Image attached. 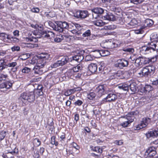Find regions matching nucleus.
<instances>
[{
    "mask_svg": "<svg viewBox=\"0 0 158 158\" xmlns=\"http://www.w3.org/2000/svg\"><path fill=\"white\" fill-rule=\"evenodd\" d=\"M37 29L39 30L38 34L40 36H37L36 37L40 38L42 37L49 39H53L54 38V33L51 31L44 30L42 25H38Z\"/></svg>",
    "mask_w": 158,
    "mask_h": 158,
    "instance_id": "f257e3e1",
    "label": "nucleus"
},
{
    "mask_svg": "<svg viewBox=\"0 0 158 158\" xmlns=\"http://www.w3.org/2000/svg\"><path fill=\"white\" fill-rule=\"evenodd\" d=\"M58 26L57 31L61 33H64V29L68 30L69 24L65 21H59L56 23Z\"/></svg>",
    "mask_w": 158,
    "mask_h": 158,
    "instance_id": "f03ea898",
    "label": "nucleus"
},
{
    "mask_svg": "<svg viewBox=\"0 0 158 158\" xmlns=\"http://www.w3.org/2000/svg\"><path fill=\"white\" fill-rule=\"evenodd\" d=\"M35 94L33 92H24L21 94L20 97L24 100H26L29 102L34 101L35 99Z\"/></svg>",
    "mask_w": 158,
    "mask_h": 158,
    "instance_id": "7ed1b4c3",
    "label": "nucleus"
},
{
    "mask_svg": "<svg viewBox=\"0 0 158 158\" xmlns=\"http://www.w3.org/2000/svg\"><path fill=\"white\" fill-rule=\"evenodd\" d=\"M156 69L155 66L153 65L147 66L144 67L143 72L147 77H150L154 73Z\"/></svg>",
    "mask_w": 158,
    "mask_h": 158,
    "instance_id": "20e7f679",
    "label": "nucleus"
},
{
    "mask_svg": "<svg viewBox=\"0 0 158 158\" xmlns=\"http://www.w3.org/2000/svg\"><path fill=\"white\" fill-rule=\"evenodd\" d=\"M139 113V111L137 110H136L129 112L125 116H122L121 117L125 118L127 120H128L130 122L132 123L135 119L134 116L137 115Z\"/></svg>",
    "mask_w": 158,
    "mask_h": 158,
    "instance_id": "39448f33",
    "label": "nucleus"
},
{
    "mask_svg": "<svg viewBox=\"0 0 158 158\" xmlns=\"http://www.w3.org/2000/svg\"><path fill=\"white\" fill-rule=\"evenodd\" d=\"M89 15L88 12L86 10H78L74 13V16L77 18L85 19Z\"/></svg>",
    "mask_w": 158,
    "mask_h": 158,
    "instance_id": "423d86ee",
    "label": "nucleus"
},
{
    "mask_svg": "<svg viewBox=\"0 0 158 158\" xmlns=\"http://www.w3.org/2000/svg\"><path fill=\"white\" fill-rule=\"evenodd\" d=\"M129 64L128 61L124 59H119L117 60L115 64V66L120 69H123V67H127Z\"/></svg>",
    "mask_w": 158,
    "mask_h": 158,
    "instance_id": "0eeeda50",
    "label": "nucleus"
},
{
    "mask_svg": "<svg viewBox=\"0 0 158 158\" xmlns=\"http://www.w3.org/2000/svg\"><path fill=\"white\" fill-rule=\"evenodd\" d=\"M82 36L83 37H87V40H92L95 39L96 36L93 34L91 33L90 30L88 29L85 31L84 29V31H82Z\"/></svg>",
    "mask_w": 158,
    "mask_h": 158,
    "instance_id": "6e6552de",
    "label": "nucleus"
},
{
    "mask_svg": "<svg viewBox=\"0 0 158 158\" xmlns=\"http://www.w3.org/2000/svg\"><path fill=\"white\" fill-rule=\"evenodd\" d=\"M145 135L148 139L151 137H158V127H157L154 131H148Z\"/></svg>",
    "mask_w": 158,
    "mask_h": 158,
    "instance_id": "1a4fd4ad",
    "label": "nucleus"
},
{
    "mask_svg": "<svg viewBox=\"0 0 158 158\" xmlns=\"http://www.w3.org/2000/svg\"><path fill=\"white\" fill-rule=\"evenodd\" d=\"M13 145L10 146V147H7L6 149V153H10L12 155L15 154H17L19 152V150L15 147H13Z\"/></svg>",
    "mask_w": 158,
    "mask_h": 158,
    "instance_id": "9d476101",
    "label": "nucleus"
},
{
    "mask_svg": "<svg viewBox=\"0 0 158 158\" xmlns=\"http://www.w3.org/2000/svg\"><path fill=\"white\" fill-rule=\"evenodd\" d=\"M12 83L10 80H6L0 84V88L3 89L5 88L9 89L12 86Z\"/></svg>",
    "mask_w": 158,
    "mask_h": 158,
    "instance_id": "9b49d317",
    "label": "nucleus"
},
{
    "mask_svg": "<svg viewBox=\"0 0 158 158\" xmlns=\"http://www.w3.org/2000/svg\"><path fill=\"white\" fill-rule=\"evenodd\" d=\"M117 98L116 95L113 93H110L107 95V96L104 99V101L106 100V102H111L114 101Z\"/></svg>",
    "mask_w": 158,
    "mask_h": 158,
    "instance_id": "f8f14e48",
    "label": "nucleus"
},
{
    "mask_svg": "<svg viewBox=\"0 0 158 158\" xmlns=\"http://www.w3.org/2000/svg\"><path fill=\"white\" fill-rule=\"evenodd\" d=\"M91 11L92 12V16L93 18L96 19L97 18L96 16H94V13L98 14H102L104 12V10L102 8L100 7H96L94 8L91 10Z\"/></svg>",
    "mask_w": 158,
    "mask_h": 158,
    "instance_id": "ddd939ff",
    "label": "nucleus"
},
{
    "mask_svg": "<svg viewBox=\"0 0 158 158\" xmlns=\"http://www.w3.org/2000/svg\"><path fill=\"white\" fill-rule=\"evenodd\" d=\"M140 52L141 54L145 55L151 52V50L149 46H144L140 48Z\"/></svg>",
    "mask_w": 158,
    "mask_h": 158,
    "instance_id": "4468645a",
    "label": "nucleus"
},
{
    "mask_svg": "<svg viewBox=\"0 0 158 158\" xmlns=\"http://www.w3.org/2000/svg\"><path fill=\"white\" fill-rule=\"evenodd\" d=\"M43 68L38 66L36 65H35L33 69L34 74L36 75H42L44 72L43 69Z\"/></svg>",
    "mask_w": 158,
    "mask_h": 158,
    "instance_id": "2eb2a0df",
    "label": "nucleus"
},
{
    "mask_svg": "<svg viewBox=\"0 0 158 158\" xmlns=\"http://www.w3.org/2000/svg\"><path fill=\"white\" fill-rule=\"evenodd\" d=\"M84 58L82 55L78 54L72 56L70 58V60L71 61L72 60H75L78 62H80Z\"/></svg>",
    "mask_w": 158,
    "mask_h": 158,
    "instance_id": "dca6fc26",
    "label": "nucleus"
},
{
    "mask_svg": "<svg viewBox=\"0 0 158 158\" xmlns=\"http://www.w3.org/2000/svg\"><path fill=\"white\" fill-rule=\"evenodd\" d=\"M153 88L150 85H146L144 87L141 88V92L143 93H147L153 90Z\"/></svg>",
    "mask_w": 158,
    "mask_h": 158,
    "instance_id": "f3484780",
    "label": "nucleus"
},
{
    "mask_svg": "<svg viewBox=\"0 0 158 158\" xmlns=\"http://www.w3.org/2000/svg\"><path fill=\"white\" fill-rule=\"evenodd\" d=\"M104 86L102 85H100L98 86L97 89L96 91L97 93V95L98 97H101L104 94Z\"/></svg>",
    "mask_w": 158,
    "mask_h": 158,
    "instance_id": "a211bd4d",
    "label": "nucleus"
},
{
    "mask_svg": "<svg viewBox=\"0 0 158 158\" xmlns=\"http://www.w3.org/2000/svg\"><path fill=\"white\" fill-rule=\"evenodd\" d=\"M46 63V60L43 59L39 58L37 60L36 65L41 67H44Z\"/></svg>",
    "mask_w": 158,
    "mask_h": 158,
    "instance_id": "6ab92c4d",
    "label": "nucleus"
},
{
    "mask_svg": "<svg viewBox=\"0 0 158 158\" xmlns=\"http://www.w3.org/2000/svg\"><path fill=\"white\" fill-rule=\"evenodd\" d=\"M74 25L76 29V33L78 35L82 34V31H84V29L82 27L77 23H75Z\"/></svg>",
    "mask_w": 158,
    "mask_h": 158,
    "instance_id": "aec40b11",
    "label": "nucleus"
},
{
    "mask_svg": "<svg viewBox=\"0 0 158 158\" xmlns=\"http://www.w3.org/2000/svg\"><path fill=\"white\" fill-rule=\"evenodd\" d=\"M151 121V118H143L141 122L143 127H146L150 123Z\"/></svg>",
    "mask_w": 158,
    "mask_h": 158,
    "instance_id": "412c9836",
    "label": "nucleus"
},
{
    "mask_svg": "<svg viewBox=\"0 0 158 158\" xmlns=\"http://www.w3.org/2000/svg\"><path fill=\"white\" fill-rule=\"evenodd\" d=\"M98 66L95 64H91L88 66L89 70L92 73H95L97 70Z\"/></svg>",
    "mask_w": 158,
    "mask_h": 158,
    "instance_id": "4be33fe9",
    "label": "nucleus"
},
{
    "mask_svg": "<svg viewBox=\"0 0 158 158\" xmlns=\"http://www.w3.org/2000/svg\"><path fill=\"white\" fill-rule=\"evenodd\" d=\"M53 39H50L51 40H53L54 39V41L56 43H59L61 41L64 39L68 38V36L65 35H61L60 36L56 37L54 38Z\"/></svg>",
    "mask_w": 158,
    "mask_h": 158,
    "instance_id": "5701e85b",
    "label": "nucleus"
},
{
    "mask_svg": "<svg viewBox=\"0 0 158 158\" xmlns=\"http://www.w3.org/2000/svg\"><path fill=\"white\" fill-rule=\"evenodd\" d=\"M70 60L67 56H63L60 61V63L61 66H62L66 64Z\"/></svg>",
    "mask_w": 158,
    "mask_h": 158,
    "instance_id": "b1692460",
    "label": "nucleus"
},
{
    "mask_svg": "<svg viewBox=\"0 0 158 158\" xmlns=\"http://www.w3.org/2000/svg\"><path fill=\"white\" fill-rule=\"evenodd\" d=\"M114 78L118 79H122L124 78V76L123 74H122V72L121 71H118L116 73L114 74Z\"/></svg>",
    "mask_w": 158,
    "mask_h": 158,
    "instance_id": "393cba45",
    "label": "nucleus"
},
{
    "mask_svg": "<svg viewBox=\"0 0 158 158\" xmlns=\"http://www.w3.org/2000/svg\"><path fill=\"white\" fill-rule=\"evenodd\" d=\"M119 89H123L124 91L129 90V85L125 84L122 83L119 85L118 86Z\"/></svg>",
    "mask_w": 158,
    "mask_h": 158,
    "instance_id": "a878e982",
    "label": "nucleus"
},
{
    "mask_svg": "<svg viewBox=\"0 0 158 158\" xmlns=\"http://www.w3.org/2000/svg\"><path fill=\"white\" fill-rule=\"evenodd\" d=\"M6 62L2 59L0 60V71L6 68Z\"/></svg>",
    "mask_w": 158,
    "mask_h": 158,
    "instance_id": "bb28decb",
    "label": "nucleus"
},
{
    "mask_svg": "<svg viewBox=\"0 0 158 158\" xmlns=\"http://www.w3.org/2000/svg\"><path fill=\"white\" fill-rule=\"evenodd\" d=\"M93 23L95 25L101 27L104 25L105 23L101 19H97L93 21Z\"/></svg>",
    "mask_w": 158,
    "mask_h": 158,
    "instance_id": "cd10ccee",
    "label": "nucleus"
},
{
    "mask_svg": "<svg viewBox=\"0 0 158 158\" xmlns=\"http://www.w3.org/2000/svg\"><path fill=\"white\" fill-rule=\"evenodd\" d=\"M0 37L2 38L3 40L5 41H6V39L8 40L10 39V36L4 33H0Z\"/></svg>",
    "mask_w": 158,
    "mask_h": 158,
    "instance_id": "c85d7f7f",
    "label": "nucleus"
},
{
    "mask_svg": "<svg viewBox=\"0 0 158 158\" xmlns=\"http://www.w3.org/2000/svg\"><path fill=\"white\" fill-rule=\"evenodd\" d=\"M144 59V57L139 56L135 59V63L138 65H141L143 64Z\"/></svg>",
    "mask_w": 158,
    "mask_h": 158,
    "instance_id": "c756f323",
    "label": "nucleus"
},
{
    "mask_svg": "<svg viewBox=\"0 0 158 158\" xmlns=\"http://www.w3.org/2000/svg\"><path fill=\"white\" fill-rule=\"evenodd\" d=\"M8 77L7 74H4L3 73L0 74V83H1L2 81H4L8 80Z\"/></svg>",
    "mask_w": 158,
    "mask_h": 158,
    "instance_id": "7c9ffc66",
    "label": "nucleus"
},
{
    "mask_svg": "<svg viewBox=\"0 0 158 158\" xmlns=\"http://www.w3.org/2000/svg\"><path fill=\"white\" fill-rule=\"evenodd\" d=\"M130 89L132 93H135L137 89V87L135 83H132L130 85Z\"/></svg>",
    "mask_w": 158,
    "mask_h": 158,
    "instance_id": "2f4dec72",
    "label": "nucleus"
},
{
    "mask_svg": "<svg viewBox=\"0 0 158 158\" xmlns=\"http://www.w3.org/2000/svg\"><path fill=\"white\" fill-rule=\"evenodd\" d=\"M75 92H76V90L75 89H68L65 92L64 95L66 96H69L72 94H74Z\"/></svg>",
    "mask_w": 158,
    "mask_h": 158,
    "instance_id": "473e14b6",
    "label": "nucleus"
},
{
    "mask_svg": "<svg viewBox=\"0 0 158 158\" xmlns=\"http://www.w3.org/2000/svg\"><path fill=\"white\" fill-rule=\"evenodd\" d=\"M156 41L151 43L149 45V47L150 50L153 51H156Z\"/></svg>",
    "mask_w": 158,
    "mask_h": 158,
    "instance_id": "72a5a7b5",
    "label": "nucleus"
},
{
    "mask_svg": "<svg viewBox=\"0 0 158 158\" xmlns=\"http://www.w3.org/2000/svg\"><path fill=\"white\" fill-rule=\"evenodd\" d=\"M95 96L96 94L93 92L89 93L87 95V98L90 100H93L95 98Z\"/></svg>",
    "mask_w": 158,
    "mask_h": 158,
    "instance_id": "f704fd0d",
    "label": "nucleus"
},
{
    "mask_svg": "<svg viewBox=\"0 0 158 158\" xmlns=\"http://www.w3.org/2000/svg\"><path fill=\"white\" fill-rule=\"evenodd\" d=\"M81 69V65L80 64H78L77 66L73 68L72 70L74 72H77Z\"/></svg>",
    "mask_w": 158,
    "mask_h": 158,
    "instance_id": "c9c22d12",
    "label": "nucleus"
},
{
    "mask_svg": "<svg viewBox=\"0 0 158 158\" xmlns=\"http://www.w3.org/2000/svg\"><path fill=\"white\" fill-rule=\"evenodd\" d=\"M40 59H43L47 60L49 58V55L47 53H42L39 56Z\"/></svg>",
    "mask_w": 158,
    "mask_h": 158,
    "instance_id": "e433bc0d",
    "label": "nucleus"
},
{
    "mask_svg": "<svg viewBox=\"0 0 158 158\" xmlns=\"http://www.w3.org/2000/svg\"><path fill=\"white\" fill-rule=\"evenodd\" d=\"M56 136H53L51 137V143L52 145H55L56 146H57L58 144V143L56 141Z\"/></svg>",
    "mask_w": 158,
    "mask_h": 158,
    "instance_id": "4c0bfd02",
    "label": "nucleus"
},
{
    "mask_svg": "<svg viewBox=\"0 0 158 158\" xmlns=\"http://www.w3.org/2000/svg\"><path fill=\"white\" fill-rule=\"evenodd\" d=\"M33 143L34 146L38 147L40 145L41 142L38 138H35L33 141Z\"/></svg>",
    "mask_w": 158,
    "mask_h": 158,
    "instance_id": "58836bf2",
    "label": "nucleus"
},
{
    "mask_svg": "<svg viewBox=\"0 0 158 158\" xmlns=\"http://www.w3.org/2000/svg\"><path fill=\"white\" fill-rule=\"evenodd\" d=\"M49 25L54 30L57 31V29H58L57 25H56L52 22L49 21L48 22Z\"/></svg>",
    "mask_w": 158,
    "mask_h": 158,
    "instance_id": "ea45409f",
    "label": "nucleus"
},
{
    "mask_svg": "<svg viewBox=\"0 0 158 158\" xmlns=\"http://www.w3.org/2000/svg\"><path fill=\"white\" fill-rule=\"evenodd\" d=\"M122 50L124 52L129 53H133L134 51L133 48H123Z\"/></svg>",
    "mask_w": 158,
    "mask_h": 158,
    "instance_id": "a19ab883",
    "label": "nucleus"
},
{
    "mask_svg": "<svg viewBox=\"0 0 158 158\" xmlns=\"http://www.w3.org/2000/svg\"><path fill=\"white\" fill-rule=\"evenodd\" d=\"M103 148H100L99 147H95L93 148L94 151L98 153H101L102 152Z\"/></svg>",
    "mask_w": 158,
    "mask_h": 158,
    "instance_id": "79ce46f5",
    "label": "nucleus"
},
{
    "mask_svg": "<svg viewBox=\"0 0 158 158\" xmlns=\"http://www.w3.org/2000/svg\"><path fill=\"white\" fill-rule=\"evenodd\" d=\"M131 123L128 120L124 121L123 122L120 124V125L122 126L123 127H127L129 126V125Z\"/></svg>",
    "mask_w": 158,
    "mask_h": 158,
    "instance_id": "37998d69",
    "label": "nucleus"
},
{
    "mask_svg": "<svg viewBox=\"0 0 158 158\" xmlns=\"http://www.w3.org/2000/svg\"><path fill=\"white\" fill-rule=\"evenodd\" d=\"M145 23L146 24L147 26L150 27L153 24V22L151 19H147L145 20Z\"/></svg>",
    "mask_w": 158,
    "mask_h": 158,
    "instance_id": "c03bdc74",
    "label": "nucleus"
},
{
    "mask_svg": "<svg viewBox=\"0 0 158 158\" xmlns=\"http://www.w3.org/2000/svg\"><path fill=\"white\" fill-rule=\"evenodd\" d=\"M150 5H145L142 6V9L144 10L143 11H149L151 9L150 8Z\"/></svg>",
    "mask_w": 158,
    "mask_h": 158,
    "instance_id": "a18cd8bd",
    "label": "nucleus"
},
{
    "mask_svg": "<svg viewBox=\"0 0 158 158\" xmlns=\"http://www.w3.org/2000/svg\"><path fill=\"white\" fill-rule=\"evenodd\" d=\"M143 0H130L131 3H132L138 5L142 3Z\"/></svg>",
    "mask_w": 158,
    "mask_h": 158,
    "instance_id": "49530a36",
    "label": "nucleus"
},
{
    "mask_svg": "<svg viewBox=\"0 0 158 158\" xmlns=\"http://www.w3.org/2000/svg\"><path fill=\"white\" fill-rule=\"evenodd\" d=\"M42 91L43 90H39L35 89L33 92L34 94H37L38 96H41L43 94Z\"/></svg>",
    "mask_w": 158,
    "mask_h": 158,
    "instance_id": "de8ad7c7",
    "label": "nucleus"
},
{
    "mask_svg": "<svg viewBox=\"0 0 158 158\" xmlns=\"http://www.w3.org/2000/svg\"><path fill=\"white\" fill-rule=\"evenodd\" d=\"M132 73L130 70L126 71L125 72L124 76L126 78H128L132 75Z\"/></svg>",
    "mask_w": 158,
    "mask_h": 158,
    "instance_id": "09e8293b",
    "label": "nucleus"
},
{
    "mask_svg": "<svg viewBox=\"0 0 158 158\" xmlns=\"http://www.w3.org/2000/svg\"><path fill=\"white\" fill-rule=\"evenodd\" d=\"M17 64L16 62H12L9 63H6V68L8 67L14 68L16 65Z\"/></svg>",
    "mask_w": 158,
    "mask_h": 158,
    "instance_id": "8fccbe9b",
    "label": "nucleus"
},
{
    "mask_svg": "<svg viewBox=\"0 0 158 158\" xmlns=\"http://www.w3.org/2000/svg\"><path fill=\"white\" fill-rule=\"evenodd\" d=\"M94 59V56L91 55H88L86 56L85 60L86 61H92Z\"/></svg>",
    "mask_w": 158,
    "mask_h": 158,
    "instance_id": "3c124183",
    "label": "nucleus"
},
{
    "mask_svg": "<svg viewBox=\"0 0 158 158\" xmlns=\"http://www.w3.org/2000/svg\"><path fill=\"white\" fill-rule=\"evenodd\" d=\"M156 148L157 147L152 146L148 148V149L147 150L146 152L147 153H150L154 150H156Z\"/></svg>",
    "mask_w": 158,
    "mask_h": 158,
    "instance_id": "603ef678",
    "label": "nucleus"
},
{
    "mask_svg": "<svg viewBox=\"0 0 158 158\" xmlns=\"http://www.w3.org/2000/svg\"><path fill=\"white\" fill-rule=\"evenodd\" d=\"M31 70V69L27 67H25L22 70V72L23 73H29Z\"/></svg>",
    "mask_w": 158,
    "mask_h": 158,
    "instance_id": "864d4df0",
    "label": "nucleus"
},
{
    "mask_svg": "<svg viewBox=\"0 0 158 158\" xmlns=\"http://www.w3.org/2000/svg\"><path fill=\"white\" fill-rule=\"evenodd\" d=\"M6 131H4L0 132V141L4 139L6 135Z\"/></svg>",
    "mask_w": 158,
    "mask_h": 158,
    "instance_id": "5fc2aeb1",
    "label": "nucleus"
},
{
    "mask_svg": "<svg viewBox=\"0 0 158 158\" xmlns=\"http://www.w3.org/2000/svg\"><path fill=\"white\" fill-rule=\"evenodd\" d=\"M26 40L27 41H33V42H36L37 41V39H36L35 37H26Z\"/></svg>",
    "mask_w": 158,
    "mask_h": 158,
    "instance_id": "6e6d98bb",
    "label": "nucleus"
},
{
    "mask_svg": "<svg viewBox=\"0 0 158 158\" xmlns=\"http://www.w3.org/2000/svg\"><path fill=\"white\" fill-rule=\"evenodd\" d=\"M98 66H100L98 68L99 70L100 71L104 69L105 64L103 62H101Z\"/></svg>",
    "mask_w": 158,
    "mask_h": 158,
    "instance_id": "4d7b16f0",
    "label": "nucleus"
},
{
    "mask_svg": "<svg viewBox=\"0 0 158 158\" xmlns=\"http://www.w3.org/2000/svg\"><path fill=\"white\" fill-rule=\"evenodd\" d=\"M95 52H96L98 53L99 54V55L102 56H104L106 55H105L104 54L105 52V51L104 50H95L94 51Z\"/></svg>",
    "mask_w": 158,
    "mask_h": 158,
    "instance_id": "13d9d810",
    "label": "nucleus"
},
{
    "mask_svg": "<svg viewBox=\"0 0 158 158\" xmlns=\"http://www.w3.org/2000/svg\"><path fill=\"white\" fill-rule=\"evenodd\" d=\"M142 124L140 123V124H139L134 127V129L135 130H138L144 127L142 126Z\"/></svg>",
    "mask_w": 158,
    "mask_h": 158,
    "instance_id": "bf43d9fd",
    "label": "nucleus"
},
{
    "mask_svg": "<svg viewBox=\"0 0 158 158\" xmlns=\"http://www.w3.org/2000/svg\"><path fill=\"white\" fill-rule=\"evenodd\" d=\"M59 66L61 65L59 60L57 61L51 65L52 68H56Z\"/></svg>",
    "mask_w": 158,
    "mask_h": 158,
    "instance_id": "052dcab7",
    "label": "nucleus"
},
{
    "mask_svg": "<svg viewBox=\"0 0 158 158\" xmlns=\"http://www.w3.org/2000/svg\"><path fill=\"white\" fill-rule=\"evenodd\" d=\"M46 15L48 18H52L55 16V14L54 12H50L47 14Z\"/></svg>",
    "mask_w": 158,
    "mask_h": 158,
    "instance_id": "680f3d73",
    "label": "nucleus"
},
{
    "mask_svg": "<svg viewBox=\"0 0 158 158\" xmlns=\"http://www.w3.org/2000/svg\"><path fill=\"white\" fill-rule=\"evenodd\" d=\"M31 11L34 13H38L39 12L40 9L38 7H33L31 9Z\"/></svg>",
    "mask_w": 158,
    "mask_h": 158,
    "instance_id": "e2e57ef3",
    "label": "nucleus"
},
{
    "mask_svg": "<svg viewBox=\"0 0 158 158\" xmlns=\"http://www.w3.org/2000/svg\"><path fill=\"white\" fill-rule=\"evenodd\" d=\"M110 10L112 11L117 12L119 11L118 10L119 9L118 8L116 7L115 6H113L110 7Z\"/></svg>",
    "mask_w": 158,
    "mask_h": 158,
    "instance_id": "0e129e2a",
    "label": "nucleus"
},
{
    "mask_svg": "<svg viewBox=\"0 0 158 158\" xmlns=\"http://www.w3.org/2000/svg\"><path fill=\"white\" fill-rule=\"evenodd\" d=\"M156 154V150H154L152 152H151L150 153H148L147 154V156L150 157H152L153 158V156L155 155Z\"/></svg>",
    "mask_w": 158,
    "mask_h": 158,
    "instance_id": "69168bd1",
    "label": "nucleus"
},
{
    "mask_svg": "<svg viewBox=\"0 0 158 158\" xmlns=\"http://www.w3.org/2000/svg\"><path fill=\"white\" fill-rule=\"evenodd\" d=\"M144 68H143L141 71L138 73V74L139 75V77L144 76L147 77L146 75L144 73L143 71H144Z\"/></svg>",
    "mask_w": 158,
    "mask_h": 158,
    "instance_id": "338daca9",
    "label": "nucleus"
},
{
    "mask_svg": "<svg viewBox=\"0 0 158 158\" xmlns=\"http://www.w3.org/2000/svg\"><path fill=\"white\" fill-rule=\"evenodd\" d=\"M83 103V102L81 100H78L74 102L75 106H81Z\"/></svg>",
    "mask_w": 158,
    "mask_h": 158,
    "instance_id": "774afa93",
    "label": "nucleus"
}]
</instances>
